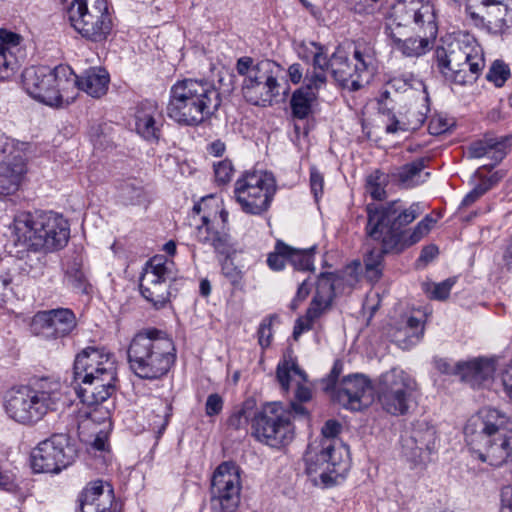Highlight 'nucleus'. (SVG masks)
Segmentation results:
<instances>
[{
	"label": "nucleus",
	"instance_id": "obj_19",
	"mask_svg": "<svg viewBox=\"0 0 512 512\" xmlns=\"http://www.w3.org/2000/svg\"><path fill=\"white\" fill-rule=\"evenodd\" d=\"M240 476L232 463L220 464L213 473L210 506L214 512H235L240 503Z\"/></svg>",
	"mask_w": 512,
	"mask_h": 512
},
{
	"label": "nucleus",
	"instance_id": "obj_12",
	"mask_svg": "<svg viewBox=\"0 0 512 512\" xmlns=\"http://www.w3.org/2000/svg\"><path fill=\"white\" fill-rule=\"evenodd\" d=\"M276 180L267 171L247 172L235 182L234 194L243 212L262 215L268 211L276 193Z\"/></svg>",
	"mask_w": 512,
	"mask_h": 512
},
{
	"label": "nucleus",
	"instance_id": "obj_13",
	"mask_svg": "<svg viewBox=\"0 0 512 512\" xmlns=\"http://www.w3.org/2000/svg\"><path fill=\"white\" fill-rule=\"evenodd\" d=\"M71 26L82 37L98 42L111 30L107 0H74L67 10Z\"/></svg>",
	"mask_w": 512,
	"mask_h": 512
},
{
	"label": "nucleus",
	"instance_id": "obj_5",
	"mask_svg": "<svg viewBox=\"0 0 512 512\" xmlns=\"http://www.w3.org/2000/svg\"><path fill=\"white\" fill-rule=\"evenodd\" d=\"M14 227L18 241L32 251L61 249L70 233L68 221L52 211L21 212Z\"/></svg>",
	"mask_w": 512,
	"mask_h": 512
},
{
	"label": "nucleus",
	"instance_id": "obj_38",
	"mask_svg": "<svg viewBox=\"0 0 512 512\" xmlns=\"http://www.w3.org/2000/svg\"><path fill=\"white\" fill-rule=\"evenodd\" d=\"M505 154V143L492 138L473 142L467 149L468 158H481L488 156L496 163L501 161Z\"/></svg>",
	"mask_w": 512,
	"mask_h": 512
},
{
	"label": "nucleus",
	"instance_id": "obj_20",
	"mask_svg": "<svg viewBox=\"0 0 512 512\" xmlns=\"http://www.w3.org/2000/svg\"><path fill=\"white\" fill-rule=\"evenodd\" d=\"M173 263L162 256L150 259L140 279V292L156 309L169 301L168 281L172 278L170 266Z\"/></svg>",
	"mask_w": 512,
	"mask_h": 512
},
{
	"label": "nucleus",
	"instance_id": "obj_63",
	"mask_svg": "<svg viewBox=\"0 0 512 512\" xmlns=\"http://www.w3.org/2000/svg\"><path fill=\"white\" fill-rule=\"evenodd\" d=\"M501 497L502 508L500 512H512V485L503 487Z\"/></svg>",
	"mask_w": 512,
	"mask_h": 512
},
{
	"label": "nucleus",
	"instance_id": "obj_58",
	"mask_svg": "<svg viewBox=\"0 0 512 512\" xmlns=\"http://www.w3.org/2000/svg\"><path fill=\"white\" fill-rule=\"evenodd\" d=\"M223 409V399L222 397L217 394H210L207 397L206 404H205V412L206 415L211 417L214 415H218Z\"/></svg>",
	"mask_w": 512,
	"mask_h": 512
},
{
	"label": "nucleus",
	"instance_id": "obj_24",
	"mask_svg": "<svg viewBox=\"0 0 512 512\" xmlns=\"http://www.w3.org/2000/svg\"><path fill=\"white\" fill-rule=\"evenodd\" d=\"M78 503L81 512H122L112 486L102 480L87 484L78 496Z\"/></svg>",
	"mask_w": 512,
	"mask_h": 512
},
{
	"label": "nucleus",
	"instance_id": "obj_48",
	"mask_svg": "<svg viewBox=\"0 0 512 512\" xmlns=\"http://www.w3.org/2000/svg\"><path fill=\"white\" fill-rule=\"evenodd\" d=\"M312 69L315 70H330L332 74V55L328 57L326 49L319 43L310 42Z\"/></svg>",
	"mask_w": 512,
	"mask_h": 512
},
{
	"label": "nucleus",
	"instance_id": "obj_31",
	"mask_svg": "<svg viewBox=\"0 0 512 512\" xmlns=\"http://www.w3.org/2000/svg\"><path fill=\"white\" fill-rule=\"evenodd\" d=\"M161 112L156 102L146 100L142 102L135 114V128L146 140H158L160 134L159 120Z\"/></svg>",
	"mask_w": 512,
	"mask_h": 512
},
{
	"label": "nucleus",
	"instance_id": "obj_57",
	"mask_svg": "<svg viewBox=\"0 0 512 512\" xmlns=\"http://www.w3.org/2000/svg\"><path fill=\"white\" fill-rule=\"evenodd\" d=\"M161 408H162L163 415L161 417L157 416L159 418V420L153 422V429L157 433V438H159L164 433V431L169 423L170 416H171V405L170 404L161 403Z\"/></svg>",
	"mask_w": 512,
	"mask_h": 512
},
{
	"label": "nucleus",
	"instance_id": "obj_45",
	"mask_svg": "<svg viewBox=\"0 0 512 512\" xmlns=\"http://www.w3.org/2000/svg\"><path fill=\"white\" fill-rule=\"evenodd\" d=\"M65 281L74 290L88 293L89 284L79 262L74 261L68 266L65 273Z\"/></svg>",
	"mask_w": 512,
	"mask_h": 512
},
{
	"label": "nucleus",
	"instance_id": "obj_37",
	"mask_svg": "<svg viewBox=\"0 0 512 512\" xmlns=\"http://www.w3.org/2000/svg\"><path fill=\"white\" fill-rule=\"evenodd\" d=\"M425 102H428V97L423 98ZM429 112V106L427 103L421 104L420 108L410 107L406 112V122H400L396 119L386 126L387 133H395L399 130H417L425 122L427 113Z\"/></svg>",
	"mask_w": 512,
	"mask_h": 512
},
{
	"label": "nucleus",
	"instance_id": "obj_22",
	"mask_svg": "<svg viewBox=\"0 0 512 512\" xmlns=\"http://www.w3.org/2000/svg\"><path fill=\"white\" fill-rule=\"evenodd\" d=\"M76 327V316L68 308L40 311L35 314L31 323L33 334L45 340L67 337Z\"/></svg>",
	"mask_w": 512,
	"mask_h": 512
},
{
	"label": "nucleus",
	"instance_id": "obj_32",
	"mask_svg": "<svg viewBox=\"0 0 512 512\" xmlns=\"http://www.w3.org/2000/svg\"><path fill=\"white\" fill-rule=\"evenodd\" d=\"M70 85H77L78 88L94 98H100L106 94L110 77L108 72L101 67H91L83 72L81 76H69Z\"/></svg>",
	"mask_w": 512,
	"mask_h": 512
},
{
	"label": "nucleus",
	"instance_id": "obj_51",
	"mask_svg": "<svg viewBox=\"0 0 512 512\" xmlns=\"http://www.w3.org/2000/svg\"><path fill=\"white\" fill-rule=\"evenodd\" d=\"M455 283V278H448L440 283L432 284L431 287L427 288L426 291L431 299L440 301L446 300Z\"/></svg>",
	"mask_w": 512,
	"mask_h": 512
},
{
	"label": "nucleus",
	"instance_id": "obj_33",
	"mask_svg": "<svg viewBox=\"0 0 512 512\" xmlns=\"http://www.w3.org/2000/svg\"><path fill=\"white\" fill-rule=\"evenodd\" d=\"M335 280L336 277L332 273L321 274L317 283L316 294L313 297L305 315L311 322H314L330 308L335 295Z\"/></svg>",
	"mask_w": 512,
	"mask_h": 512
},
{
	"label": "nucleus",
	"instance_id": "obj_43",
	"mask_svg": "<svg viewBox=\"0 0 512 512\" xmlns=\"http://www.w3.org/2000/svg\"><path fill=\"white\" fill-rule=\"evenodd\" d=\"M315 246L308 249H295L289 246V254H287V262H289L296 270L312 271L313 253Z\"/></svg>",
	"mask_w": 512,
	"mask_h": 512
},
{
	"label": "nucleus",
	"instance_id": "obj_30",
	"mask_svg": "<svg viewBox=\"0 0 512 512\" xmlns=\"http://www.w3.org/2000/svg\"><path fill=\"white\" fill-rule=\"evenodd\" d=\"M487 6V29L502 34L512 27V0H475Z\"/></svg>",
	"mask_w": 512,
	"mask_h": 512
},
{
	"label": "nucleus",
	"instance_id": "obj_8",
	"mask_svg": "<svg viewBox=\"0 0 512 512\" xmlns=\"http://www.w3.org/2000/svg\"><path fill=\"white\" fill-rule=\"evenodd\" d=\"M374 45L364 39L354 43V64L344 48L338 46L332 53V77L343 88L357 91L369 83L375 65Z\"/></svg>",
	"mask_w": 512,
	"mask_h": 512
},
{
	"label": "nucleus",
	"instance_id": "obj_40",
	"mask_svg": "<svg viewBox=\"0 0 512 512\" xmlns=\"http://www.w3.org/2000/svg\"><path fill=\"white\" fill-rule=\"evenodd\" d=\"M316 98V93L307 88L301 87L295 90L290 100L293 116L298 119L307 118L311 113L312 104Z\"/></svg>",
	"mask_w": 512,
	"mask_h": 512
},
{
	"label": "nucleus",
	"instance_id": "obj_59",
	"mask_svg": "<svg viewBox=\"0 0 512 512\" xmlns=\"http://www.w3.org/2000/svg\"><path fill=\"white\" fill-rule=\"evenodd\" d=\"M488 191V186L484 185L481 181L477 184L462 200L461 205L468 207L476 202L481 196Z\"/></svg>",
	"mask_w": 512,
	"mask_h": 512
},
{
	"label": "nucleus",
	"instance_id": "obj_49",
	"mask_svg": "<svg viewBox=\"0 0 512 512\" xmlns=\"http://www.w3.org/2000/svg\"><path fill=\"white\" fill-rule=\"evenodd\" d=\"M287 254H289V246L278 241L275 247V252L268 256V266L275 271L282 270L287 262Z\"/></svg>",
	"mask_w": 512,
	"mask_h": 512
},
{
	"label": "nucleus",
	"instance_id": "obj_46",
	"mask_svg": "<svg viewBox=\"0 0 512 512\" xmlns=\"http://www.w3.org/2000/svg\"><path fill=\"white\" fill-rule=\"evenodd\" d=\"M341 431V424L336 420H328L321 429L322 438L317 445L323 447L324 451H337L336 437Z\"/></svg>",
	"mask_w": 512,
	"mask_h": 512
},
{
	"label": "nucleus",
	"instance_id": "obj_44",
	"mask_svg": "<svg viewBox=\"0 0 512 512\" xmlns=\"http://www.w3.org/2000/svg\"><path fill=\"white\" fill-rule=\"evenodd\" d=\"M388 183V175L375 170L366 179V191L374 200H383L386 197L385 186Z\"/></svg>",
	"mask_w": 512,
	"mask_h": 512
},
{
	"label": "nucleus",
	"instance_id": "obj_36",
	"mask_svg": "<svg viewBox=\"0 0 512 512\" xmlns=\"http://www.w3.org/2000/svg\"><path fill=\"white\" fill-rule=\"evenodd\" d=\"M423 334L421 321L415 317H409L405 322L390 331L392 341L401 349H409L414 346Z\"/></svg>",
	"mask_w": 512,
	"mask_h": 512
},
{
	"label": "nucleus",
	"instance_id": "obj_9",
	"mask_svg": "<svg viewBox=\"0 0 512 512\" xmlns=\"http://www.w3.org/2000/svg\"><path fill=\"white\" fill-rule=\"evenodd\" d=\"M435 61L445 79L459 85L474 82L485 66L479 46L470 47L459 41L437 47Z\"/></svg>",
	"mask_w": 512,
	"mask_h": 512
},
{
	"label": "nucleus",
	"instance_id": "obj_26",
	"mask_svg": "<svg viewBox=\"0 0 512 512\" xmlns=\"http://www.w3.org/2000/svg\"><path fill=\"white\" fill-rule=\"evenodd\" d=\"M13 141L2 138L0 140V154L3 166L0 167V194L9 195L18 190L25 165L19 153L14 155Z\"/></svg>",
	"mask_w": 512,
	"mask_h": 512
},
{
	"label": "nucleus",
	"instance_id": "obj_6",
	"mask_svg": "<svg viewBox=\"0 0 512 512\" xmlns=\"http://www.w3.org/2000/svg\"><path fill=\"white\" fill-rule=\"evenodd\" d=\"M62 384L56 380L41 379L35 387L11 390L5 401V411L14 421L33 425L49 412L57 410L62 400Z\"/></svg>",
	"mask_w": 512,
	"mask_h": 512
},
{
	"label": "nucleus",
	"instance_id": "obj_61",
	"mask_svg": "<svg viewBox=\"0 0 512 512\" xmlns=\"http://www.w3.org/2000/svg\"><path fill=\"white\" fill-rule=\"evenodd\" d=\"M458 364H459V362L454 363L452 361H449V360L443 359V358L435 360L436 369L444 374H453V375L459 376Z\"/></svg>",
	"mask_w": 512,
	"mask_h": 512
},
{
	"label": "nucleus",
	"instance_id": "obj_53",
	"mask_svg": "<svg viewBox=\"0 0 512 512\" xmlns=\"http://www.w3.org/2000/svg\"><path fill=\"white\" fill-rule=\"evenodd\" d=\"M476 4H470L466 7V13L474 21L476 26H485L487 28V6L481 5L475 0Z\"/></svg>",
	"mask_w": 512,
	"mask_h": 512
},
{
	"label": "nucleus",
	"instance_id": "obj_3",
	"mask_svg": "<svg viewBox=\"0 0 512 512\" xmlns=\"http://www.w3.org/2000/svg\"><path fill=\"white\" fill-rule=\"evenodd\" d=\"M222 99L218 89L209 81L186 78L170 89L167 115L184 126H197L219 109Z\"/></svg>",
	"mask_w": 512,
	"mask_h": 512
},
{
	"label": "nucleus",
	"instance_id": "obj_41",
	"mask_svg": "<svg viewBox=\"0 0 512 512\" xmlns=\"http://www.w3.org/2000/svg\"><path fill=\"white\" fill-rule=\"evenodd\" d=\"M118 198L124 205H140L145 202L143 186L137 180H127L117 187Z\"/></svg>",
	"mask_w": 512,
	"mask_h": 512
},
{
	"label": "nucleus",
	"instance_id": "obj_16",
	"mask_svg": "<svg viewBox=\"0 0 512 512\" xmlns=\"http://www.w3.org/2000/svg\"><path fill=\"white\" fill-rule=\"evenodd\" d=\"M76 456L77 450L69 435L53 434L32 451V468L35 472L59 473L71 465Z\"/></svg>",
	"mask_w": 512,
	"mask_h": 512
},
{
	"label": "nucleus",
	"instance_id": "obj_4",
	"mask_svg": "<svg viewBox=\"0 0 512 512\" xmlns=\"http://www.w3.org/2000/svg\"><path fill=\"white\" fill-rule=\"evenodd\" d=\"M175 352L172 339L164 331L145 329L137 333L128 346L129 367L141 379H160L173 366Z\"/></svg>",
	"mask_w": 512,
	"mask_h": 512
},
{
	"label": "nucleus",
	"instance_id": "obj_1",
	"mask_svg": "<svg viewBox=\"0 0 512 512\" xmlns=\"http://www.w3.org/2000/svg\"><path fill=\"white\" fill-rule=\"evenodd\" d=\"M367 235L381 243L380 248L371 249L364 258L365 274L370 281H377L382 275L384 254L399 251L402 228L412 223L421 213L419 203L403 208L399 200L382 205H367Z\"/></svg>",
	"mask_w": 512,
	"mask_h": 512
},
{
	"label": "nucleus",
	"instance_id": "obj_56",
	"mask_svg": "<svg viewBox=\"0 0 512 512\" xmlns=\"http://www.w3.org/2000/svg\"><path fill=\"white\" fill-rule=\"evenodd\" d=\"M258 342L262 348L270 345L272 339V318L264 319L258 328Z\"/></svg>",
	"mask_w": 512,
	"mask_h": 512
},
{
	"label": "nucleus",
	"instance_id": "obj_27",
	"mask_svg": "<svg viewBox=\"0 0 512 512\" xmlns=\"http://www.w3.org/2000/svg\"><path fill=\"white\" fill-rule=\"evenodd\" d=\"M384 33L390 40V46L394 51L404 57H420L431 49V42L437 35L429 36L426 32H411L404 30H385Z\"/></svg>",
	"mask_w": 512,
	"mask_h": 512
},
{
	"label": "nucleus",
	"instance_id": "obj_25",
	"mask_svg": "<svg viewBox=\"0 0 512 512\" xmlns=\"http://www.w3.org/2000/svg\"><path fill=\"white\" fill-rule=\"evenodd\" d=\"M306 472L309 476H319L325 486L334 484L338 475L337 467L341 463L338 451H324L323 447L313 443L306 452Z\"/></svg>",
	"mask_w": 512,
	"mask_h": 512
},
{
	"label": "nucleus",
	"instance_id": "obj_35",
	"mask_svg": "<svg viewBox=\"0 0 512 512\" xmlns=\"http://www.w3.org/2000/svg\"><path fill=\"white\" fill-rule=\"evenodd\" d=\"M495 372L492 361L487 359H474L467 362H459L458 373L462 381L472 387H479L489 381Z\"/></svg>",
	"mask_w": 512,
	"mask_h": 512
},
{
	"label": "nucleus",
	"instance_id": "obj_64",
	"mask_svg": "<svg viewBox=\"0 0 512 512\" xmlns=\"http://www.w3.org/2000/svg\"><path fill=\"white\" fill-rule=\"evenodd\" d=\"M502 382L507 395L512 400V365L503 373Z\"/></svg>",
	"mask_w": 512,
	"mask_h": 512
},
{
	"label": "nucleus",
	"instance_id": "obj_28",
	"mask_svg": "<svg viewBox=\"0 0 512 512\" xmlns=\"http://www.w3.org/2000/svg\"><path fill=\"white\" fill-rule=\"evenodd\" d=\"M109 367L111 372L116 371V362L113 354L104 348L86 347L75 358L74 377L89 378L92 375L103 374Z\"/></svg>",
	"mask_w": 512,
	"mask_h": 512
},
{
	"label": "nucleus",
	"instance_id": "obj_62",
	"mask_svg": "<svg viewBox=\"0 0 512 512\" xmlns=\"http://www.w3.org/2000/svg\"><path fill=\"white\" fill-rule=\"evenodd\" d=\"M312 325L313 322L307 319L306 316L298 318L294 326L293 338L295 340H298V338L304 331L312 329Z\"/></svg>",
	"mask_w": 512,
	"mask_h": 512
},
{
	"label": "nucleus",
	"instance_id": "obj_11",
	"mask_svg": "<svg viewBox=\"0 0 512 512\" xmlns=\"http://www.w3.org/2000/svg\"><path fill=\"white\" fill-rule=\"evenodd\" d=\"M70 67L59 65L54 69L46 66L29 67L22 73L23 86L35 100L48 106H57L62 101V92L70 85Z\"/></svg>",
	"mask_w": 512,
	"mask_h": 512
},
{
	"label": "nucleus",
	"instance_id": "obj_54",
	"mask_svg": "<svg viewBox=\"0 0 512 512\" xmlns=\"http://www.w3.org/2000/svg\"><path fill=\"white\" fill-rule=\"evenodd\" d=\"M233 171V165L229 160H222L214 164L215 179L220 184L228 183L232 178Z\"/></svg>",
	"mask_w": 512,
	"mask_h": 512
},
{
	"label": "nucleus",
	"instance_id": "obj_23",
	"mask_svg": "<svg viewBox=\"0 0 512 512\" xmlns=\"http://www.w3.org/2000/svg\"><path fill=\"white\" fill-rule=\"evenodd\" d=\"M111 367L103 374L92 375L88 379L74 377L75 392L80 401L87 406H96L105 402L115 392L116 371Z\"/></svg>",
	"mask_w": 512,
	"mask_h": 512
},
{
	"label": "nucleus",
	"instance_id": "obj_18",
	"mask_svg": "<svg viewBox=\"0 0 512 512\" xmlns=\"http://www.w3.org/2000/svg\"><path fill=\"white\" fill-rule=\"evenodd\" d=\"M208 200L212 198H203L193 206L189 225L194 228L193 235L198 242L226 255L231 250L230 236L218 228L217 211L208 209Z\"/></svg>",
	"mask_w": 512,
	"mask_h": 512
},
{
	"label": "nucleus",
	"instance_id": "obj_39",
	"mask_svg": "<svg viewBox=\"0 0 512 512\" xmlns=\"http://www.w3.org/2000/svg\"><path fill=\"white\" fill-rule=\"evenodd\" d=\"M424 159H418L399 168L396 176L400 184L405 188L418 185L426 180L429 173H423Z\"/></svg>",
	"mask_w": 512,
	"mask_h": 512
},
{
	"label": "nucleus",
	"instance_id": "obj_60",
	"mask_svg": "<svg viewBox=\"0 0 512 512\" xmlns=\"http://www.w3.org/2000/svg\"><path fill=\"white\" fill-rule=\"evenodd\" d=\"M18 488L16 477L13 473L0 469V489L15 492Z\"/></svg>",
	"mask_w": 512,
	"mask_h": 512
},
{
	"label": "nucleus",
	"instance_id": "obj_42",
	"mask_svg": "<svg viewBox=\"0 0 512 512\" xmlns=\"http://www.w3.org/2000/svg\"><path fill=\"white\" fill-rule=\"evenodd\" d=\"M257 412L255 399L249 398L229 417L228 425L236 430L246 428Z\"/></svg>",
	"mask_w": 512,
	"mask_h": 512
},
{
	"label": "nucleus",
	"instance_id": "obj_14",
	"mask_svg": "<svg viewBox=\"0 0 512 512\" xmlns=\"http://www.w3.org/2000/svg\"><path fill=\"white\" fill-rule=\"evenodd\" d=\"M416 388L414 379L399 368L383 373L377 383V399L382 409L394 416L408 412Z\"/></svg>",
	"mask_w": 512,
	"mask_h": 512
},
{
	"label": "nucleus",
	"instance_id": "obj_50",
	"mask_svg": "<svg viewBox=\"0 0 512 512\" xmlns=\"http://www.w3.org/2000/svg\"><path fill=\"white\" fill-rule=\"evenodd\" d=\"M510 76L509 67L502 61H495L487 73V80L493 82L497 87L504 85L508 77Z\"/></svg>",
	"mask_w": 512,
	"mask_h": 512
},
{
	"label": "nucleus",
	"instance_id": "obj_2",
	"mask_svg": "<svg viewBox=\"0 0 512 512\" xmlns=\"http://www.w3.org/2000/svg\"><path fill=\"white\" fill-rule=\"evenodd\" d=\"M508 423L506 413L491 407L482 408L468 419L465 439L482 462L494 467L512 465V435L501 433Z\"/></svg>",
	"mask_w": 512,
	"mask_h": 512
},
{
	"label": "nucleus",
	"instance_id": "obj_34",
	"mask_svg": "<svg viewBox=\"0 0 512 512\" xmlns=\"http://www.w3.org/2000/svg\"><path fill=\"white\" fill-rule=\"evenodd\" d=\"M277 380L284 391H288L290 381L298 376L300 381L297 382L295 397L299 402H306L311 398V391L308 387L301 384L307 381L306 373L300 369L295 360L289 359L279 363L276 371Z\"/></svg>",
	"mask_w": 512,
	"mask_h": 512
},
{
	"label": "nucleus",
	"instance_id": "obj_29",
	"mask_svg": "<svg viewBox=\"0 0 512 512\" xmlns=\"http://www.w3.org/2000/svg\"><path fill=\"white\" fill-rule=\"evenodd\" d=\"M22 40L21 35L0 28V80L8 79L17 71L20 58L24 56Z\"/></svg>",
	"mask_w": 512,
	"mask_h": 512
},
{
	"label": "nucleus",
	"instance_id": "obj_52",
	"mask_svg": "<svg viewBox=\"0 0 512 512\" xmlns=\"http://www.w3.org/2000/svg\"><path fill=\"white\" fill-rule=\"evenodd\" d=\"M326 82L327 71L312 69L311 72L306 74L305 85L303 87L314 91L317 94V91L324 87Z\"/></svg>",
	"mask_w": 512,
	"mask_h": 512
},
{
	"label": "nucleus",
	"instance_id": "obj_47",
	"mask_svg": "<svg viewBox=\"0 0 512 512\" xmlns=\"http://www.w3.org/2000/svg\"><path fill=\"white\" fill-rule=\"evenodd\" d=\"M434 223V219L427 215L420 222L417 223L413 231L409 234L408 238L405 237V233L402 230V240L401 244L399 245V251L405 245H413L419 242L424 236H426L430 232Z\"/></svg>",
	"mask_w": 512,
	"mask_h": 512
},
{
	"label": "nucleus",
	"instance_id": "obj_10",
	"mask_svg": "<svg viewBox=\"0 0 512 512\" xmlns=\"http://www.w3.org/2000/svg\"><path fill=\"white\" fill-rule=\"evenodd\" d=\"M385 30L426 32L437 35L436 9L430 0H397L385 17Z\"/></svg>",
	"mask_w": 512,
	"mask_h": 512
},
{
	"label": "nucleus",
	"instance_id": "obj_21",
	"mask_svg": "<svg viewBox=\"0 0 512 512\" xmlns=\"http://www.w3.org/2000/svg\"><path fill=\"white\" fill-rule=\"evenodd\" d=\"M437 440L434 426L418 421L401 437L402 454L414 466L426 465L437 450Z\"/></svg>",
	"mask_w": 512,
	"mask_h": 512
},
{
	"label": "nucleus",
	"instance_id": "obj_17",
	"mask_svg": "<svg viewBox=\"0 0 512 512\" xmlns=\"http://www.w3.org/2000/svg\"><path fill=\"white\" fill-rule=\"evenodd\" d=\"M340 374L337 365H334L326 380L325 391H332L334 401L343 407L359 411L372 402V387L370 381L361 374L346 376L336 387V380Z\"/></svg>",
	"mask_w": 512,
	"mask_h": 512
},
{
	"label": "nucleus",
	"instance_id": "obj_15",
	"mask_svg": "<svg viewBox=\"0 0 512 512\" xmlns=\"http://www.w3.org/2000/svg\"><path fill=\"white\" fill-rule=\"evenodd\" d=\"M252 433L271 447L288 443L293 438L290 412L279 403L264 405L252 418Z\"/></svg>",
	"mask_w": 512,
	"mask_h": 512
},
{
	"label": "nucleus",
	"instance_id": "obj_55",
	"mask_svg": "<svg viewBox=\"0 0 512 512\" xmlns=\"http://www.w3.org/2000/svg\"><path fill=\"white\" fill-rule=\"evenodd\" d=\"M324 187V176L323 174L315 167L312 166L310 168V188L311 192L314 195L316 201L322 196Z\"/></svg>",
	"mask_w": 512,
	"mask_h": 512
},
{
	"label": "nucleus",
	"instance_id": "obj_7",
	"mask_svg": "<svg viewBox=\"0 0 512 512\" xmlns=\"http://www.w3.org/2000/svg\"><path fill=\"white\" fill-rule=\"evenodd\" d=\"M236 70L244 77L242 94L248 103L266 107L279 96V78L283 69L276 62L268 59L255 62L244 56L237 60Z\"/></svg>",
	"mask_w": 512,
	"mask_h": 512
}]
</instances>
